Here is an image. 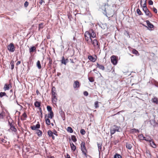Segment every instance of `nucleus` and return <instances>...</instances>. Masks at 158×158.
<instances>
[{
	"label": "nucleus",
	"mask_w": 158,
	"mask_h": 158,
	"mask_svg": "<svg viewBox=\"0 0 158 158\" xmlns=\"http://www.w3.org/2000/svg\"><path fill=\"white\" fill-rule=\"evenodd\" d=\"M53 116L54 114L53 111L50 112V113L48 114V117L51 119H52Z\"/></svg>",
	"instance_id": "24"
},
{
	"label": "nucleus",
	"mask_w": 158,
	"mask_h": 158,
	"mask_svg": "<svg viewBox=\"0 0 158 158\" xmlns=\"http://www.w3.org/2000/svg\"><path fill=\"white\" fill-rule=\"evenodd\" d=\"M97 145L98 146V150L99 152V154H100V151H102V144L100 143H97Z\"/></svg>",
	"instance_id": "14"
},
{
	"label": "nucleus",
	"mask_w": 158,
	"mask_h": 158,
	"mask_svg": "<svg viewBox=\"0 0 158 158\" xmlns=\"http://www.w3.org/2000/svg\"><path fill=\"white\" fill-rule=\"evenodd\" d=\"M152 102H153L156 103H158V100L157 98H154L153 99Z\"/></svg>",
	"instance_id": "47"
},
{
	"label": "nucleus",
	"mask_w": 158,
	"mask_h": 158,
	"mask_svg": "<svg viewBox=\"0 0 158 158\" xmlns=\"http://www.w3.org/2000/svg\"><path fill=\"white\" fill-rule=\"evenodd\" d=\"M98 102L96 101L94 103V107L95 109H97L99 107Z\"/></svg>",
	"instance_id": "38"
},
{
	"label": "nucleus",
	"mask_w": 158,
	"mask_h": 158,
	"mask_svg": "<svg viewBox=\"0 0 158 158\" xmlns=\"http://www.w3.org/2000/svg\"><path fill=\"white\" fill-rule=\"evenodd\" d=\"M11 64V70H13L14 68V61H12L10 62Z\"/></svg>",
	"instance_id": "34"
},
{
	"label": "nucleus",
	"mask_w": 158,
	"mask_h": 158,
	"mask_svg": "<svg viewBox=\"0 0 158 158\" xmlns=\"http://www.w3.org/2000/svg\"><path fill=\"white\" fill-rule=\"evenodd\" d=\"M67 15L68 16V18L69 19V20L71 21L72 20V19H73L72 15L70 13L68 14Z\"/></svg>",
	"instance_id": "37"
},
{
	"label": "nucleus",
	"mask_w": 158,
	"mask_h": 158,
	"mask_svg": "<svg viewBox=\"0 0 158 158\" xmlns=\"http://www.w3.org/2000/svg\"><path fill=\"white\" fill-rule=\"evenodd\" d=\"M97 67H98L99 69H101L103 70H104L105 67L102 64H100L98 63L97 64Z\"/></svg>",
	"instance_id": "19"
},
{
	"label": "nucleus",
	"mask_w": 158,
	"mask_h": 158,
	"mask_svg": "<svg viewBox=\"0 0 158 158\" xmlns=\"http://www.w3.org/2000/svg\"><path fill=\"white\" fill-rule=\"evenodd\" d=\"M133 130H134L135 131V132H138L139 131L138 130V129H136L135 128H134L133 129Z\"/></svg>",
	"instance_id": "61"
},
{
	"label": "nucleus",
	"mask_w": 158,
	"mask_h": 158,
	"mask_svg": "<svg viewBox=\"0 0 158 158\" xmlns=\"http://www.w3.org/2000/svg\"><path fill=\"white\" fill-rule=\"evenodd\" d=\"M3 112H2L1 113H0V119H2L4 118L3 116Z\"/></svg>",
	"instance_id": "44"
},
{
	"label": "nucleus",
	"mask_w": 158,
	"mask_h": 158,
	"mask_svg": "<svg viewBox=\"0 0 158 158\" xmlns=\"http://www.w3.org/2000/svg\"><path fill=\"white\" fill-rule=\"evenodd\" d=\"M6 94L5 92H1L0 93V97H2L3 96H5Z\"/></svg>",
	"instance_id": "42"
},
{
	"label": "nucleus",
	"mask_w": 158,
	"mask_h": 158,
	"mask_svg": "<svg viewBox=\"0 0 158 158\" xmlns=\"http://www.w3.org/2000/svg\"><path fill=\"white\" fill-rule=\"evenodd\" d=\"M150 144L151 146L154 148H155L156 147V144L154 143L153 139L151 140V141L150 143Z\"/></svg>",
	"instance_id": "15"
},
{
	"label": "nucleus",
	"mask_w": 158,
	"mask_h": 158,
	"mask_svg": "<svg viewBox=\"0 0 158 158\" xmlns=\"http://www.w3.org/2000/svg\"><path fill=\"white\" fill-rule=\"evenodd\" d=\"M9 85L7 84H5L4 87V89L5 90H8L9 89Z\"/></svg>",
	"instance_id": "32"
},
{
	"label": "nucleus",
	"mask_w": 158,
	"mask_h": 158,
	"mask_svg": "<svg viewBox=\"0 0 158 158\" xmlns=\"http://www.w3.org/2000/svg\"><path fill=\"white\" fill-rule=\"evenodd\" d=\"M48 60H49L48 65L49 66H51L52 64V60L50 57L47 58Z\"/></svg>",
	"instance_id": "23"
},
{
	"label": "nucleus",
	"mask_w": 158,
	"mask_h": 158,
	"mask_svg": "<svg viewBox=\"0 0 158 158\" xmlns=\"http://www.w3.org/2000/svg\"><path fill=\"white\" fill-rule=\"evenodd\" d=\"M37 66L39 69H40L41 68L40 63L39 60H38L37 61Z\"/></svg>",
	"instance_id": "28"
},
{
	"label": "nucleus",
	"mask_w": 158,
	"mask_h": 158,
	"mask_svg": "<svg viewBox=\"0 0 158 158\" xmlns=\"http://www.w3.org/2000/svg\"><path fill=\"white\" fill-rule=\"evenodd\" d=\"M143 7V11L144 12L145 11L148 10V9L147 7Z\"/></svg>",
	"instance_id": "50"
},
{
	"label": "nucleus",
	"mask_w": 158,
	"mask_h": 158,
	"mask_svg": "<svg viewBox=\"0 0 158 158\" xmlns=\"http://www.w3.org/2000/svg\"><path fill=\"white\" fill-rule=\"evenodd\" d=\"M29 2L27 1H26L24 3V6L25 8H27L28 6Z\"/></svg>",
	"instance_id": "43"
},
{
	"label": "nucleus",
	"mask_w": 158,
	"mask_h": 158,
	"mask_svg": "<svg viewBox=\"0 0 158 158\" xmlns=\"http://www.w3.org/2000/svg\"><path fill=\"white\" fill-rule=\"evenodd\" d=\"M88 59L90 61L94 62L96 61V59L94 58L92 56H88Z\"/></svg>",
	"instance_id": "17"
},
{
	"label": "nucleus",
	"mask_w": 158,
	"mask_h": 158,
	"mask_svg": "<svg viewBox=\"0 0 158 158\" xmlns=\"http://www.w3.org/2000/svg\"><path fill=\"white\" fill-rule=\"evenodd\" d=\"M126 148L129 149H131L132 147L131 144L129 143H126Z\"/></svg>",
	"instance_id": "25"
},
{
	"label": "nucleus",
	"mask_w": 158,
	"mask_h": 158,
	"mask_svg": "<svg viewBox=\"0 0 158 158\" xmlns=\"http://www.w3.org/2000/svg\"><path fill=\"white\" fill-rule=\"evenodd\" d=\"M52 95H56V92H52Z\"/></svg>",
	"instance_id": "62"
},
{
	"label": "nucleus",
	"mask_w": 158,
	"mask_h": 158,
	"mask_svg": "<svg viewBox=\"0 0 158 158\" xmlns=\"http://www.w3.org/2000/svg\"><path fill=\"white\" fill-rule=\"evenodd\" d=\"M136 12H137V14L138 15H143V14H142L141 12V11L138 8L136 10Z\"/></svg>",
	"instance_id": "35"
},
{
	"label": "nucleus",
	"mask_w": 158,
	"mask_h": 158,
	"mask_svg": "<svg viewBox=\"0 0 158 158\" xmlns=\"http://www.w3.org/2000/svg\"><path fill=\"white\" fill-rule=\"evenodd\" d=\"M70 145L71 147V149L73 151H75L76 149V147L74 144L72 143H70Z\"/></svg>",
	"instance_id": "16"
},
{
	"label": "nucleus",
	"mask_w": 158,
	"mask_h": 158,
	"mask_svg": "<svg viewBox=\"0 0 158 158\" xmlns=\"http://www.w3.org/2000/svg\"><path fill=\"white\" fill-rule=\"evenodd\" d=\"M88 79L89 82H93L94 81V79L93 77H88Z\"/></svg>",
	"instance_id": "36"
},
{
	"label": "nucleus",
	"mask_w": 158,
	"mask_h": 158,
	"mask_svg": "<svg viewBox=\"0 0 158 158\" xmlns=\"http://www.w3.org/2000/svg\"><path fill=\"white\" fill-rule=\"evenodd\" d=\"M153 10L156 13H157V10L155 7H153Z\"/></svg>",
	"instance_id": "52"
},
{
	"label": "nucleus",
	"mask_w": 158,
	"mask_h": 158,
	"mask_svg": "<svg viewBox=\"0 0 158 158\" xmlns=\"http://www.w3.org/2000/svg\"><path fill=\"white\" fill-rule=\"evenodd\" d=\"M59 113L62 117L65 115V114L64 112L62 110L61 108L60 109Z\"/></svg>",
	"instance_id": "30"
},
{
	"label": "nucleus",
	"mask_w": 158,
	"mask_h": 158,
	"mask_svg": "<svg viewBox=\"0 0 158 158\" xmlns=\"http://www.w3.org/2000/svg\"><path fill=\"white\" fill-rule=\"evenodd\" d=\"M56 91V89L54 87H53L52 89V92H55Z\"/></svg>",
	"instance_id": "57"
},
{
	"label": "nucleus",
	"mask_w": 158,
	"mask_h": 158,
	"mask_svg": "<svg viewBox=\"0 0 158 158\" xmlns=\"http://www.w3.org/2000/svg\"><path fill=\"white\" fill-rule=\"evenodd\" d=\"M90 35L89 34V31H86L85 33V40L87 41L88 42L90 39V42H92V40L90 37Z\"/></svg>",
	"instance_id": "5"
},
{
	"label": "nucleus",
	"mask_w": 158,
	"mask_h": 158,
	"mask_svg": "<svg viewBox=\"0 0 158 158\" xmlns=\"http://www.w3.org/2000/svg\"><path fill=\"white\" fill-rule=\"evenodd\" d=\"M143 134H140V135H139L138 136V137L139 138H143Z\"/></svg>",
	"instance_id": "56"
},
{
	"label": "nucleus",
	"mask_w": 158,
	"mask_h": 158,
	"mask_svg": "<svg viewBox=\"0 0 158 158\" xmlns=\"http://www.w3.org/2000/svg\"><path fill=\"white\" fill-rule=\"evenodd\" d=\"M53 133V134H54V135H55L56 136L58 135L57 134V132L55 130L54 132Z\"/></svg>",
	"instance_id": "58"
},
{
	"label": "nucleus",
	"mask_w": 158,
	"mask_h": 158,
	"mask_svg": "<svg viewBox=\"0 0 158 158\" xmlns=\"http://www.w3.org/2000/svg\"><path fill=\"white\" fill-rule=\"evenodd\" d=\"M66 158H71L70 155L68 154H67Z\"/></svg>",
	"instance_id": "63"
},
{
	"label": "nucleus",
	"mask_w": 158,
	"mask_h": 158,
	"mask_svg": "<svg viewBox=\"0 0 158 158\" xmlns=\"http://www.w3.org/2000/svg\"><path fill=\"white\" fill-rule=\"evenodd\" d=\"M152 139L150 137H149L148 138L146 139V141L147 142H149V143L152 140Z\"/></svg>",
	"instance_id": "45"
},
{
	"label": "nucleus",
	"mask_w": 158,
	"mask_h": 158,
	"mask_svg": "<svg viewBox=\"0 0 158 158\" xmlns=\"http://www.w3.org/2000/svg\"><path fill=\"white\" fill-rule=\"evenodd\" d=\"M22 115L25 118H27V115L26 113H25V112Z\"/></svg>",
	"instance_id": "51"
},
{
	"label": "nucleus",
	"mask_w": 158,
	"mask_h": 158,
	"mask_svg": "<svg viewBox=\"0 0 158 158\" xmlns=\"http://www.w3.org/2000/svg\"><path fill=\"white\" fill-rule=\"evenodd\" d=\"M81 148L82 153L84 154L85 157H87V151L85 146V143L84 142H82L81 144Z\"/></svg>",
	"instance_id": "1"
},
{
	"label": "nucleus",
	"mask_w": 158,
	"mask_h": 158,
	"mask_svg": "<svg viewBox=\"0 0 158 158\" xmlns=\"http://www.w3.org/2000/svg\"><path fill=\"white\" fill-rule=\"evenodd\" d=\"M36 50V48L35 46H32L29 49V52L30 53L34 52Z\"/></svg>",
	"instance_id": "21"
},
{
	"label": "nucleus",
	"mask_w": 158,
	"mask_h": 158,
	"mask_svg": "<svg viewBox=\"0 0 158 158\" xmlns=\"http://www.w3.org/2000/svg\"><path fill=\"white\" fill-rule=\"evenodd\" d=\"M15 47L12 43H10L7 47L8 50L10 52H13L15 50Z\"/></svg>",
	"instance_id": "6"
},
{
	"label": "nucleus",
	"mask_w": 158,
	"mask_h": 158,
	"mask_svg": "<svg viewBox=\"0 0 158 158\" xmlns=\"http://www.w3.org/2000/svg\"><path fill=\"white\" fill-rule=\"evenodd\" d=\"M47 109L48 111V112H52V107L49 106H47Z\"/></svg>",
	"instance_id": "31"
},
{
	"label": "nucleus",
	"mask_w": 158,
	"mask_h": 158,
	"mask_svg": "<svg viewBox=\"0 0 158 158\" xmlns=\"http://www.w3.org/2000/svg\"><path fill=\"white\" fill-rule=\"evenodd\" d=\"M67 131L70 133H72L73 132V130L72 129V128L70 127H68L67 129Z\"/></svg>",
	"instance_id": "27"
},
{
	"label": "nucleus",
	"mask_w": 158,
	"mask_h": 158,
	"mask_svg": "<svg viewBox=\"0 0 158 158\" xmlns=\"http://www.w3.org/2000/svg\"><path fill=\"white\" fill-rule=\"evenodd\" d=\"M117 157H118V158H122V156L120 154L117 153Z\"/></svg>",
	"instance_id": "59"
},
{
	"label": "nucleus",
	"mask_w": 158,
	"mask_h": 158,
	"mask_svg": "<svg viewBox=\"0 0 158 158\" xmlns=\"http://www.w3.org/2000/svg\"><path fill=\"white\" fill-rule=\"evenodd\" d=\"M80 132L82 135H84L85 133V131L84 129H81L80 130Z\"/></svg>",
	"instance_id": "41"
},
{
	"label": "nucleus",
	"mask_w": 158,
	"mask_h": 158,
	"mask_svg": "<svg viewBox=\"0 0 158 158\" xmlns=\"http://www.w3.org/2000/svg\"><path fill=\"white\" fill-rule=\"evenodd\" d=\"M71 138L73 142H75L77 141V139L75 136L74 135H71Z\"/></svg>",
	"instance_id": "26"
},
{
	"label": "nucleus",
	"mask_w": 158,
	"mask_h": 158,
	"mask_svg": "<svg viewBox=\"0 0 158 158\" xmlns=\"http://www.w3.org/2000/svg\"><path fill=\"white\" fill-rule=\"evenodd\" d=\"M52 101L54 102H56L57 100V98L56 96V95H52Z\"/></svg>",
	"instance_id": "29"
},
{
	"label": "nucleus",
	"mask_w": 158,
	"mask_h": 158,
	"mask_svg": "<svg viewBox=\"0 0 158 158\" xmlns=\"http://www.w3.org/2000/svg\"><path fill=\"white\" fill-rule=\"evenodd\" d=\"M40 124L38 122V123L36 125H33L31 126V128L32 130H34L36 129H39L40 127Z\"/></svg>",
	"instance_id": "7"
},
{
	"label": "nucleus",
	"mask_w": 158,
	"mask_h": 158,
	"mask_svg": "<svg viewBox=\"0 0 158 158\" xmlns=\"http://www.w3.org/2000/svg\"><path fill=\"white\" fill-rule=\"evenodd\" d=\"M36 133L37 134L38 136L40 137L42 135V132L39 129H37L36 130Z\"/></svg>",
	"instance_id": "18"
},
{
	"label": "nucleus",
	"mask_w": 158,
	"mask_h": 158,
	"mask_svg": "<svg viewBox=\"0 0 158 158\" xmlns=\"http://www.w3.org/2000/svg\"><path fill=\"white\" fill-rule=\"evenodd\" d=\"M83 94L84 96H87L89 94H88V92L87 91H84V92Z\"/></svg>",
	"instance_id": "48"
},
{
	"label": "nucleus",
	"mask_w": 158,
	"mask_h": 158,
	"mask_svg": "<svg viewBox=\"0 0 158 158\" xmlns=\"http://www.w3.org/2000/svg\"><path fill=\"white\" fill-rule=\"evenodd\" d=\"M120 127H118L114 125L112 127L110 130V133L111 135L114 134L116 131L119 132Z\"/></svg>",
	"instance_id": "3"
},
{
	"label": "nucleus",
	"mask_w": 158,
	"mask_h": 158,
	"mask_svg": "<svg viewBox=\"0 0 158 158\" xmlns=\"http://www.w3.org/2000/svg\"><path fill=\"white\" fill-rule=\"evenodd\" d=\"M44 27L43 26V23H41L39 24V29H40L41 28H43Z\"/></svg>",
	"instance_id": "46"
},
{
	"label": "nucleus",
	"mask_w": 158,
	"mask_h": 158,
	"mask_svg": "<svg viewBox=\"0 0 158 158\" xmlns=\"http://www.w3.org/2000/svg\"><path fill=\"white\" fill-rule=\"evenodd\" d=\"M43 2L44 3V1L43 0H41L39 2V3L40 5H42Z\"/></svg>",
	"instance_id": "54"
},
{
	"label": "nucleus",
	"mask_w": 158,
	"mask_h": 158,
	"mask_svg": "<svg viewBox=\"0 0 158 158\" xmlns=\"http://www.w3.org/2000/svg\"><path fill=\"white\" fill-rule=\"evenodd\" d=\"M7 113H8V115L7 116L6 118L7 119H9L10 118V114L8 112Z\"/></svg>",
	"instance_id": "53"
},
{
	"label": "nucleus",
	"mask_w": 158,
	"mask_h": 158,
	"mask_svg": "<svg viewBox=\"0 0 158 158\" xmlns=\"http://www.w3.org/2000/svg\"><path fill=\"white\" fill-rule=\"evenodd\" d=\"M132 53L134 54L137 55L139 54V52L136 49H134L132 50Z\"/></svg>",
	"instance_id": "40"
},
{
	"label": "nucleus",
	"mask_w": 158,
	"mask_h": 158,
	"mask_svg": "<svg viewBox=\"0 0 158 158\" xmlns=\"http://www.w3.org/2000/svg\"><path fill=\"white\" fill-rule=\"evenodd\" d=\"M8 124L10 126V127L13 126V125L12 124V123L10 122L9 121H8Z\"/></svg>",
	"instance_id": "60"
},
{
	"label": "nucleus",
	"mask_w": 158,
	"mask_h": 158,
	"mask_svg": "<svg viewBox=\"0 0 158 158\" xmlns=\"http://www.w3.org/2000/svg\"><path fill=\"white\" fill-rule=\"evenodd\" d=\"M89 32V33L91 38V37L94 38L96 37V34L93 30H92L91 31H90Z\"/></svg>",
	"instance_id": "10"
},
{
	"label": "nucleus",
	"mask_w": 158,
	"mask_h": 158,
	"mask_svg": "<svg viewBox=\"0 0 158 158\" xmlns=\"http://www.w3.org/2000/svg\"><path fill=\"white\" fill-rule=\"evenodd\" d=\"M34 106L36 107H40L41 106V103L38 101H36L34 103Z\"/></svg>",
	"instance_id": "20"
},
{
	"label": "nucleus",
	"mask_w": 158,
	"mask_h": 158,
	"mask_svg": "<svg viewBox=\"0 0 158 158\" xmlns=\"http://www.w3.org/2000/svg\"><path fill=\"white\" fill-rule=\"evenodd\" d=\"M146 22L148 27L150 28L149 29V30H150V29L153 28L154 27V25L152 24L148 20H147Z\"/></svg>",
	"instance_id": "11"
},
{
	"label": "nucleus",
	"mask_w": 158,
	"mask_h": 158,
	"mask_svg": "<svg viewBox=\"0 0 158 158\" xmlns=\"http://www.w3.org/2000/svg\"><path fill=\"white\" fill-rule=\"evenodd\" d=\"M10 129L14 132H16L17 131L16 128L15 127V126H12L10 127Z\"/></svg>",
	"instance_id": "39"
},
{
	"label": "nucleus",
	"mask_w": 158,
	"mask_h": 158,
	"mask_svg": "<svg viewBox=\"0 0 158 158\" xmlns=\"http://www.w3.org/2000/svg\"><path fill=\"white\" fill-rule=\"evenodd\" d=\"M145 15L147 16H148L150 18H151L152 17V14L148 10L144 11Z\"/></svg>",
	"instance_id": "12"
},
{
	"label": "nucleus",
	"mask_w": 158,
	"mask_h": 158,
	"mask_svg": "<svg viewBox=\"0 0 158 158\" xmlns=\"http://www.w3.org/2000/svg\"><path fill=\"white\" fill-rule=\"evenodd\" d=\"M102 10H103V11H102V12H103V14L104 15H105L107 16V15H106L107 13H106V8H105V6H102Z\"/></svg>",
	"instance_id": "22"
},
{
	"label": "nucleus",
	"mask_w": 158,
	"mask_h": 158,
	"mask_svg": "<svg viewBox=\"0 0 158 158\" xmlns=\"http://www.w3.org/2000/svg\"><path fill=\"white\" fill-rule=\"evenodd\" d=\"M146 3L147 2H144V3H143V6H141L142 7H147L146 6Z\"/></svg>",
	"instance_id": "55"
},
{
	"label": "nucleus",
	"mask_w": 158,
	"mask_h": 158,
	"mask_svg": "<svg viewBox=\"0 0 158 158\" xmlns=\"http://www.w3.org/2000/svg\"><path fill=\"white\" fill-rule=\"evenodd\" d=\"M80 87V84L79 82L78 81H76L74 82L73 84V87L74 89L78 88Z\"/></svg>",
	"instance_id": "8"
},
{
	"label": "nucleus",
	"mask_w": 158,
	"mask_h": 158,
	"mask_svg": "<svg viewBox=\"0 0 158 158\" xmlns=\"http://www.w3.org/2000/svg\"><path fill=\"white\" fill-rule=\"evenodd\" d=\"M92 44L95 50H98L100 49V45L99 43L98 42L96 39L92 40Z\"/></svg>",
	"instance_id": "2"
},
{
	"label": "nucleus",
	"mask_w": 158,
	"mask_h": 158,
	"mask_svg": "<svg viewBox=\"0 0 158 158\" xmlns=\"http://www.w3.org/2000/svg\"><path fill=\"white\" fill-rule=\"evenodd\" d=\"M68 62V60L67 58L65 59L64 56H62V60H61V62L62 64L66 65Z\"/></svg>",
	"instance_id": "9"
},
{
	"label": "nucleus",
	"mask_w": 158,
	"mask_h": 158,
	"mask_svg": "<svg viewBox=\"0 0 158 158\" xmlns=\"http://www.w3.org/2000/svg\"><path fill=\"white\" fill-rule=\"evenodd\" d=\"M47 117V114L45 115V123L46 124L48 125H49L51 124V123L49 119L48 118H46V117Z\"/></svg>",
	"instance_id": "13"
},
{
	"label": "nucleus",
	"mask_w": 158,
	"mask_h": 158,
	"mask_svg": "<svg viewBox=\"0 0 158 158\" xmlns=\"http://www.w3.org/2000/svg\"><path fill=\"white\" fill-rule=\"evenodd\" d=\"M36 93L37 95L40 94V93L38 90H37L36 91Z\"/></svg>",
	"instance_id": "64"
},
{
	"label": "nucleus",
	"mask_w": 158,
	"mask_h": 158,
	"mask_svg": "<svg viewBox=\"0 0 158 158\" xmlns=\"http://www.w3.org/2000/svg\"><path fill=\"white\" fill-rule=\"evenodd\" d=\"M148 4L150 5H152L153 4V2L152 0H150L149 1Z\"/></svg>",
	"instance_id": "49"
},
{
	"label": "nucleus",
	"mask_w": 158,
	"mask_h": 158,
	"mask_svg": "<svg viewBox=\"0 0 158 158\" xmlns=\"http://www.w3.org/2000/svg\"><path fill=\"white\" fill-rule=\"evenodd\" d=\"M48 134L49 137H51L53 135V133L51 130H49L48 131Z\"/></svg>",
	"instance_id": "33"
},
{
	"label": "nucleus",
	"mask_w": 158,
	"mask_h": 158,
	"mask_svg": "<svg viewBox=\"0 0 158 158\" xmlns=\"http://www.w3.org/2000/svg\"><path fill=\"white\" fill-rule=\"evenodd\" d=\"M117 58L118 57L114 55H112L110 57L111 62L114 65H115L117 64Z\"/></svg>",
	"instance_id": "4"
}]
</instances>
